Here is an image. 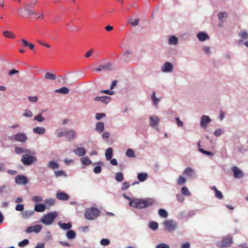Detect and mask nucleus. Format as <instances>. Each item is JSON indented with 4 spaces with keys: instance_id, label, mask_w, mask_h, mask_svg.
I'll list each match as a JSON object with an SVG mask.
<instances>
[{
    "instance_id": "obj_1",
    "label": "nucleus",
    "mask_w": 248,
    "mask_h": 248,
    "mask_svg": "<svg viewBox=\"0 0 248 248\" xmlns=\"http://www.w3.org/2000/svg\"><path fill=\"white\" fill-rule=\"evenodd\" d=\"M155 202L152 198L134 199L129 202V205L134 208L142 209L152 206Z\"/></svg>"
},
{
    "instance_id": "obj_2",
    "label": "nucleus",
    "mask_w": 248,
    "mask_h": 248,
    "mask_svg": "<svg viewBox=\"0 0 248 248\" xmlns=\"http://www.w3.org/2000/svg\"><path fill=\"white\" fill-rule=\"evenodd\" d=\"M57 216V212H49L47 214L43 216L40 221L45 225H49L53 223Z\"/></svg>"
},
{
    "instance_id": "obj_3",
    "label": "nucleus",
    "mask_w": 248,
    "mask_h": 248,
    "mask_svg": "<svg viewBox=\"0 0 248 248\" xmlns=\"http://www.w3.org/2000/svg\"><path fill=\"white\" fill-rule=\"evenodd\" d=\"M21 161L26 166H29L37 161V158L31 154H26L22 155Z\"/></svg>"
},
{
    "instance_id": "obj_4",
    "label": "nucleus",
    "mask_w": 248,
    "mask_h": 248,
    "mask_svg": "<svg viewBox=\"0 0 248 248\" xmlns=\"http://www.w3.org/2000/svg\"><path fill=\"white\" fill-rule=\"evenodd\" d=\"M100 211L95 207L88 209L85 213V217L87 219L92 220L99 216Z\"/></svg>"
},
{
    "instance_id": "obj_5",
    "label": "nucleus",
    "mask_w": 248,
    "mask_h": 248,
    "mask_svg": "<svg viewBox=\"0 0 248 248\" xmlns=\"http://www.w3.org/2000/svg\"><path fill=\"white\" fill-rule=\"evenodd\" d=\"M163 224L167 230L169 232L174 231L177 227L176 222L172 219L166 220L164 222Z\"/></svg>"
},
{
    "instance_id": "obj_6",
    "label": "nucleus",
    "mask_w": 248,
    "mask_h": 248,
    "mask_svg": "<svg viewBox=\"0 0 248 248\" xmlns=\"http://www.w3.org/2000/svg\"><path fill=\"white\" fill-rule=\"evenodd\" d=\"M10 139L20 142H25L28 139L26 134L24 133H17L11 137Z\"/></svg>"
},
{
    "instance_id": "obj_7",
    "label": "nucleus",
    "mask_w": 248,
    "mask_h": 248,
    "mask_svg": "<svg viewBox=\"0 0 248 248\" xmlns=\"http://www.w3.org/2000/svg\"><path fill=\"white\" fill-rule=\"evenodd\" d=\"M28 182V178L22 174L18 175L15 178V183L17 185H25Z\"/></svg>"
},
{
    "instance_id": "obj_8",
    "label": "nucleus",
    "mask_w": 248,
    "mask_h": 248,
    "mask_svg": "<svg viewBox=\"0 0 248 248\" xmlns=\"http://www.w3.org/2000/svg\"><path fill=\"white\" fill-rule=\"evenodd\" d=\"M233 173V177L236 179H240L244 176V172L239 169L237 167L233 166L231 168Z\"/></svg>"
},
{
    "instance_id": "obj_9",
    "label": "nucleus",
    "mask_w": 248,
    "mask_h": 248,
    "mask_svg": "<svg viewBox=\"0 0 248 248\" xmlns=\"http://www.w3.org/2000/svg\"><path fill=\"white\" fill-rule=\"evenodd\" d=\"M160 119L156 116H152L149 118L150 126L155 129H157Z\"/></svg>"
},
{
    "instance_id": "obj_10",
    "label": "nucleus",
    "mask_w": 248,
    "mask_h": 248,
    "mask_svg": "<svg viewBox=\"0 0 248 248\" xmlns=\"http://www.w3.org/2000/svg\"><path fill=\"white\" fill-rule=\"evenodd\" d=\"M211 121L209 116L203 115L201 118L200 126L203 128H206Z\"/></svg>"
},
{
    "instance_id": "obj_11",
    "label": "nucleus",
    "mask_w": 248,
    "mask_h": 248,
    "mask_svg": "<svg viewBox=\"0 0 248 248\" xmlns=\"http://www.w3.org/2000/svg\"><path fill=\"white\" fill-rule=\"evenodd\" d=\"M59 226L64 231L68 230L66 232H75L73 230H69L72 227V223L68 222L67 223H62L61 221L58 222Z\"/></svg>"
},
{
    "instance_id": "obj_12",
    "label": "nucleus",
    "mask_w": 248,
    "mask_h": 248,
    "mask_svg": "<svg viewBox=\"0 0 248 248\" xmlns=\"http://www.w3.org/2000/svg\"><path fill=\"white\" fill-rule=\"evenodd\" d=\"M29 6L28 3H26L25 4L23 8H19L18 9L19 12L21 14L23 12V11H25L26 13V15L27 16H31L32 15L36 14L34 11L31 9Z\"/></svg>"
},
{
    "instance_id": "obj_13",
    "label": "nucleus",
    "mask_w": 248,
    "mask_h": 248,
    "mask_svg": "<svg viewBox=\"0 0 248 248\" xmlns=\"http://www.w3.org/2000/svg\"><path fill=\"white\" fill-rule=\"evenodd\" d=\"M173 70V64L169 62H167L161 66V71L164 73H170Z\"/></svg>"
},
{
    "instance_id": "obj_14",
    "label": "nucleus",
    "mask_w": 248,
    "mask_h": 248,
    "mask_svg": "<svg viewBox=\"0 0 248 248\" xmlns=\"http://www.w3.org/2000/svg\"><path fill=\"white\" fill-rule=\"evenodd\" d=\"M56 197L59 200L67 201L69 199V195L64 192L62 191H58L56 194Z\"/></svg>"
},
{
    "instance_id": "obj_15",
    "label": "nucleus",
    "mask_w": 248,
    "mask_h": 248,
    "mask_svg": "<svg viewBox=\"0 0 248 248\" xmlns=\"http://www.w3.org/2000/svg\"><path fill=\"white\" fill-rule=\"evenodd\" d=\"M42 225L40 224L35 225L28 227L26 229V232H39L42 230Z\"/></svg>"
},
{
    "instance_id": "obj_16",
    "label": "nucleus",
    "mask_w": 248,
    "mask_h": 248,
    "mask_svg": "<svg viewBox=\"0 0 248 248\" xmlns=\"http://www.w3.org/2000/svg\"><path fill=\"white\" fill-rule=\"evenodd\" d=\"M232 243V238L226 237L222 239V243L220 245L221 248L229 247Z\"/></svg>"
},
{
    "instance_id": "obj_17",
    "label": "nucleus",
    "mask_w": 248,
    "mask_h": 248,
    "mask_svg": "<svg viewBox=\"0 0 248 248\" xmlns=\"http://www.w3.org/2000/svg\"><path fill=\"white\" fill-rule=\"evenodd\" d=\"M183 174L189 177H195L197 176L194 170L190 167L186 168L184 171Z\"/></svg>"
},
{
    "instance_id": "obj_18",
    "label": "nucleus",
    "mask_w": 248,
    "mask_h": 248,
    "mask_svg": "<svg viewBox=\"0 0 248 248\" xmlns=\"http://www.w3.org/2000/svg\"><path fill=\"white\" fill-rule=\"evenodd\" d=\"M34 210H25L21 213V217L24 219H28L34 214Z\"/></svg>"
},
{
    "instance_id": "obj_19",
    "label": "nucleus",
    "mask_w": 248,
    "mask_h": 248,
    "mask_svg": "<svg viewBox=\"0 0 248 248\" xmlns=\"http://www.w3.org/2000/svg\"><path fill=\"white\" fill-rule=\"evenodd\" d=\"M197 37L200 41H204L206 40L209 39L208 35L206 32L203 31L199 32L197 34Z\"/></svg>"
},
{
    "instance_id": "obj_20",
    "label": "nucleus",
    "mask_w": 248,
    "mask_h": 248,
    "mask_svg": "<svg viewBox=\"0 0 248 248\" xmlns=\"http://www.w3.org/2000/svg\"><path fill=\"white\" fill-rule=\"evenodd\" d=\"M15 152L18 155H20L23 153L31 154V152L30 150L27 149H24L22 147H16L15 148Z\"/></svg>"
},
{
    "instance_id": "obj_21",
    "label": "nucleus",
    "mask_w": 248,
    "mask_h": 248,
    "mask_svg": "<svg viewBox=\"0 0 248 248\" xmlns=\"http://www.w3.org/2000/svg\"><path fill=\"white\" fill-rule=\"evenodd\" d=\"M73 152L78 155L82 156L86 153V150L83 147H77L73 150Z\"/></svg>"
},
{
    "instance_id": "obj_22",
    "label": "nucleus",
    "mask_w": 248,
    "mask_h": 248,
    "mask_svg": "<svg viewBox=\"0 0 248 248\" xmlns=\"http://www.w3.org/2000/svg\"><path fill=\"white\" fill-rule=\"evenodd\" d=\"M66 139L68 140H71L76 138V132L74 130H70L69 131H66Z\"/></svg>"
},
{
    "instance_id": "obj_23",
    "label": "nucleus",
    "mask_w": 248,
    "mask_h": 248,
    "mask_svg": "<svg viewBox=\"0 0 248 248\" xmlns=\"http://www.w3.org/2000/svg\"><path fill=\"white\" fill-rule=\"evenodd\" d=\"M95 129L99 133H101L104 130V123L102 122H97L96 124Z\"/></svg>"
},
{
    "instance_id": "obj_24",
    "label": "nucleus",
    "mask_w": 248,
    "mask_h": 248,
    "mask_svg": "<svg viewBox=\"0 0 248 248\" xmlns=\"http://www.w3.org/2000/svg\"><path fill=\"white\" fill-rule=\"evenodd\" d=\"M46 209V206L45 204L43 203H38L35 205L34 206V211H36L37 212H43L45 211Z\"/></svg>"
},
{
    "instance_id": "obj_25",
    "label": "nucleus",
    "mask_w": 248,
    "mask_h": 248,
    "mask_svg": "<svg viewBox=\"0 0 248 248\" xmlns=\"http://www.w3.org/2000/svg\"><path fill=\"white\" fill-rule=\"evenodd\" d=\"M217 16L220 22L223 23L228 16V15L226 12H220L217 15Z\"/></svg>"
},
{
    "instance_id": "obj_26",
    "label": "nucleus",
    "mask_w": 248,
    "mask_h": 248,
    "mask_svg": "<svg viewBox=\"0 0 248 248\" xmlns=\"http://www.w3.org/2000/svg\"><path fill=\"white\" fill-rule=\"evenodd\" d=\"M132 53L131 50H127L123 55V61L126 62L128 63L130 61V58L129 56L131 55Z\"/></svg>"
},
{
    "instance_id": "obj_27",
    "label": "nucleus",
    "mask_w": 248,
    "mask_h": 248,
    "mask_svg": "<svg viewBox=\"0 0 248 248\" xmlns=\"http://www.w3.org/2000/svg\"><path fill=\"white\" fill-rule=\"evenodd\" d=\"M113 156V149L112 148L109 147L106 150L105 156L107 160L111 159Z\"/></svg>"
},
{
    "instance_id": "obj_28",
    "label": "nucleus",
    "mask_w": 248,
    "mask_h": 248,
    "mask_svg": "<svg viewBox=\"0 0 248 248\" xmlns=\"http://www.w3.org/2000/svg\"><path fill=\"white\" fill-rule=\"evenodd\" d=\"M33 132L39 135H43L45 133V128L43 127H36L33 128Z\"/></svg>"
},
{
    "instance_id": "obj_29",
    "label": "nucleus",
    "mask_w": 248,
    "mask_h": 248,
    "mask_svg": "<svg viewBox=\"0 0 248 248\" xmlns=\"http://www.w3.org/2000/svg\"><path fill=\"white\" fill-rule=\"evenodd\" d=\"M148 178V174L145 172H140L138 174V178L139 181L142 182Z\"/></svg>"
},
{
    "instance_id": "obj_30",
    "label": "nucleus",
    "mask_w": 248,
    "mask_h": 248,
    "mask_svg": "<svg viewBox=\"0 0 248 248\" xmlns=\"http://www.w3.org/2000/svg\"><path fill=\"white\" fill-rule=\"evenodd\" d=\"M47 166L49 168L52 170L58 169L59 167L58 163L54 160L49 161L47 164Z\"/></svg>"
},
{
    "instance_id": "obj_31",
    "label": "nucleus",
    "mask_w": 248,
    "mask_h": 248,
    "mask_svg": "<svg viewBox=\"0 0 248 248\" xmlns=\"http://www.w3.org/2000/svg\"><path fill=\"white\" fill-rule=\"evenodd\" d=\"M178 38L176 36L172 35V36H170V37L169 38L168 43L170 45H176L178 44Z\"/></svg>"
},
{
    "instance_id": "obj_32",
    "label": "nucleus",
    "mask_w": 248,
    "mask_h": 248,
    "mask_svg": "<svg viewBox=\"0 0 248 248\" xmlns=\"http://www.w3.org/2000/svg\"><path fill=\"white\" fill-rule=\"evenodd\" d=\"M102 71H110L112 70L113 66L110 62H108L105 65H100Z\"/></svg>"
},
{
    "instance_id": "obj_33",
    "label": "nucleus",
    "mask_w": 248,
    "mask_h": 248,
    "mask_svg": "<svg viewBox=\"0 0 248 248\" xmlns=\"http://www.w3.org/2000/svg\"><path fill=\"white\" fill-rule=\"evenodd\" d=\"M151 97L153 101V105L155 107H156L158 104L159 101H160V99H158L156 97L155 93V92L153 93Z\"/></svg>"
},
{
    "instance_id": "obj_34",
    "label": "nucleus",
    "mask_w": 248,
    "mask_h": 248,
    "mask_svg": "<svg viewBox=\"0 0 248 248\" xmlns=\"http://www.w3.org/2000/svg\"><path fill=\"white\" fill-rule=\"evenodd\" d=\"M148 227L153 231H156L158 228V225L156 222L150 221L148 223Z\"/></svg>"
},
{
    "instance_id": "obj_35",
    "label": "nucleus",
    "mask_w": 248,
    "mask_h": 248,
    "mask_svg": "<svg viewBox=\"0 0 248 248\" xmlns=\"http://www.w3.org/2000/svg\"><path fill=\"white\" fill-rule=\"evenodd\" d=\"M55 92L63 94H67L69 93V90L66 87H62L61 88L55 90Z\"/></svg>"
},
{
    "instance_id": "obj_36",
    "label": "nucleus",
    "mask_w": 248,
    "mask_h": 248,
    "mask_svg": "<svg viewBox=\"0 0 248 248\" xmlns=\"http://www.w3.org/2000/svg\"><path fill=\"white\" fill-rule=\"evenodd\" d=\"M80 161L83 164L86 165H88L92 163V161L88 156L81 157L80 158Z\"/></svg>"
},
{
    "instance_id": "obj_37",
    "label": "nucleus",
    "mask_w": 248,
    "mask_h": 248,
    "mask_svg": "<svg viewBox=\"0 0 248 248\" xmlns=\"http://www.w3.org/2000/svg\"><path fill=\"white\" fill-rule=\"evenodd\" d=\"M21 41L22 43H23V44L25 46H28L30 49L32 50L34 48V44L29 43V42H28L27 40H26L24 39H21Z\"/></svg>"
},
{
    "instance_id": "obj_38",
    "label": "nucleus",
    "mask_w": 248,
    "mask_h": 248,
    "mask_svg": "<svg viewBox=\"0 0 248 248\" xmlns=\"http://www.w3.org/2000/svg\"><path fill=\"white\" fill-rule=\"evenodd\" d=\"M115 179L117 182H121L124 179V175L122 172H118L116 173Z\"/></svg>"
},
{
    "instance_id": "obj_39",
    "label": "nucleus",
    "mask_w": 248,
    "mask_h": 248,
    "mask_svg": "<svg viewBox=\"0 0 248 248\" xmlns=\"http://www.w3.org/2000/svg\"><path fill=\"white\" fill-rule=\"evenodd\" d=\"M158 214L161 217L166 218L168 216L167 211L164 209H160L158 210Z\"/></svg>"
},
{
    "instance_id": "obj_40",
    "label": "nucleus",
    "mask_w": 248,
    "mask_h": 248,
    "mask_svg": "<svg viewBox=\"0 0 248 248\" xmlns=\"http://www.w3.org/2000/svg\"><path fill=\"white\" fill-rule=\"evenodd\" d=\"M181 192L182 195L186 196H190L191 193L189 192L188 189L186 186H183L181 189Z\"/></svg>"
},
{
    "instance_id": "obj_41",
    "label": "nucleus",
    "mask_w": 248,
    "mask_h": 248,
    "mask_svg": "<svg viewBox=\"0 0 248 248\" xmlns=\"http://www.w3.org/2000/svg\"><path fill=\"white\" fill-rule=\"evenodd\" d=\"M126 155L129 157L135 158L136 155L133 150L131 149H128L125 153Z\"/></svg>"
},
{
    "instance_id": "obj_42",
    "label": "nucleus",
    "mask_w": 248,
    "mask_h": 248,
    "mask_svg": "<svg viewBox=\"0 0 248 248\" xmlns=\"http://www.w3.org/2000/svg\"><path fill=\"white\" fill-rule=\"evenodd\" d=\"M45 78L47 79L55 80L56 79V76L53 73L47 72L45 75Z\"/></svg>"
},
{
    "instance_id": "obj_43",
    "label": "nucleus",
    "mask_w": 248,
    "mask_h": 248,
    "mask_svg": "<svg viewBox=\"0 0 248 248\" xmlns=\"http://www.w3.org/2000/svg\"><path fill=\"white\" fill-rule=\"evenodd\" d=\"M186 180L182 176H180L177 180V184L178 185H181L185 184Z\"/></svg>"
},
{
    "instance_id": "obj_44",
    "label": "nucleus",
    "mask_w": 248,
    "mask_h": 248,
    "mask_svg": "<svg viewBox=\"0 0 248 248\" xmlns=\"http://www.w3.org/2000/svg\"><path fill=\"white\" fill-rule=\"evenodd\" d=\"M110 100H111L110 97L108 96H101L100 102H101L102 103H105L106 104H107L109 102Z\"/></svg>"
},
{
    "instance_id": "obj_45",
    "label": "nucleus",
    "mask_w": 248,
    "mask_h": 248,
    "mask_svg": "<svg viewBox=\"0 0 248 248\" xmlns=\"http://www.w3.org/2000/svg\"><path fill=\"white\" fill-rule=\"evenodd\" d=\"M3 34L4 36L6 37L10 38H15V35L12 32L9 31H4L3 32Z\"/></svg>"
},
{
    "instance_id": "obj_46",
    "label": "nucleus",
    "mask_w": 248,
    "mask_h": 248,
    "mask_svg": "<svg viewBox=\"0 0 248 248\" xmlns=\"http://www.w3.org/2000/svg\"><path fill=\"white\" fill-rule=\"evenodd\" d=\"M54 173H55V175L56 178H58V177H60V176H64V177H66L67 176L66 173L63 170L55 171Z\"/></svg>"
},
{
    "instance_id": "obj_47",
    "label": "nucleus",
    "mask_w": 248,
    "mask_h": 248,
    "mask_svg": "<svg viewBox=\"0 0 248 248\" xmlns=\"http://www.w3.org/2000/svg\"><path fill=\"white\" fill-rule=\"evenodd\" d=\"M55 201V200L53 199H47L45 201V203L49 206H51L54 205Z\"/></svg>"
},
{
    "instance_id": "obj_48",
    "label": "nucleus",
    "mask_w": 248,
    "mask_h": 248,
    "mask_svg": "<svg viewBox=\"0 0 248 248\" xmlns=\"http://www.w3.org/2000/svg\"><path fill=\"white\" fill-rule=\"evenodd\" d=\"M23 116L27 118H31L33 116V113L29 109H25Z\"/></svg>"
},
{
    "instance_id": "obj_49",
    "label": "nucleus",
    "mask_w": 248,
    "mask_h": 248,
    "mask_svg": "<svg viewBox=\"0 0 248 248\" xmlns=\"http://www.w3.org/2000/svg\"><path fill=\"white\" fill-rule=\"evenodd\" d=\"M239 36L244 39H246L248 38V33L246 31L243 30L239 33Z\"/></svg>"
},
{
    "instance_id": "obj_50",
    "label": "nucleus",
    "mask_w": 248,
    "mask_h": 248,
    "mask_svg": "<svg viewBox=\"0 0 248 248\" xmlns=\"http://www.w3.org/2000/svg\"><path fill=\"white\" fill-rule=\"evenodd\" d=\"M29 243V241L28 239H24L23 241L20 242L18 246L20 248H23L26 246L28 245Z\"/></svg>"
},
{
    "instance_id": "obj_51",
    "label": "nucleus",
    "mask_w": 248,
    "mask_h": 248,
    "mask_svg": "<svg viewBox=\"0 0 248 248\" xmlns=\"http://www.w3.org/2000/svg\"><path fill=\"white\" fill-rule=\"evenodd\" d=\"M57 80L59 82H62L63 84L67 83V78L65 75L59 76Z\"/></svg>"
},
{
    "instance_id": "obj_52",
    "label": "nucleus",
    "mask_w": 248,
    "mask_h": 248,
    "mask_svg": "<svg viewBox=\"0 0 248 248\" xmlns=\"http://www.w3.org/2000/svg\"><path fill=\"white\" fill-rule=\"evenodd\" d=\"M34 120L38 122H42L45 120V118L42 117L41 114H39L34 117Z\"/></svg>"
},
{
    "instance_id": "obj_53",
    "label": "nucleus",
    "mask_w": 248,
    "mask_h": 248,
    "mask_svg": "<svg viewBox=\"0 0 248 248\" xmlns=\"http://www.w3.org/2000/svg\"><path fill=\"white\" fill-rule=\"evenodd\" d=\"M24 209V205L22 204H18L16 206L15 209L16 211L23 212Z\"/></svg>"
},
{
    "instance_id": "obj_54",
    "label": "nucleus",
    "mask_w": 248,
    "mask_h": 248,
    "mask_svg": "<svg viewBox=\"0 0 248 248\" xmlns=\"http://www.w3.org/2000/svg\"><path fill=\"white\" fill-rule=\"evenodd\" d=\"M106 117V114L105 113H97L95 114V119L97 120H99L102 118Z\"/></svg>"
},
{
    "instance_id": "obj_55",
    "label": "nucleus",
    "mask_w": 248,
    "mask_h": 248,
    "mask_svg": "<svg viewBox=\"0 0 248 248\" xmlns=\"http://www.w3.org/2000/svg\"><path fill=\"white\" fill-rule=\"evenodd\" d=\"M176 198L177 201L180 202H183L185 200V198L182 194H177L176 195Z\"/></svg>"
},
{
    "instance_id": "obj_56",
    "label": "nucleus",
    "mask_w": 248,
    "mask_h": 248,
    "mask_svg": "<svg viewBox=\"0 0 248 248\" xmlns=\"http://www.w3.org/2000/svg\"><path fill=\"white\" fill-rule=\"evenodd\" d=\"M122 189L123 190H125L128 188L130 186V184L128 182H124L122 183Z\"/></svg>"
},
{
    "instance_id": "obj_57",
    "label": "nucleus",
    "mask_w": 248,
    "mask_h": 248,
    "mask_svg": "<svg viewBox=\"0 0 248 248\" xmlns=\"http://www.w3.org/2000/svg\"><path fill=\"white\" fill-rule=\"evenodd\" d=\"M100 244L102 246H107L110 244V241L108 239H102L100 241Z\"/></svg>"
},
{
    "instance_id": "obj_58",
    "label": "nucleus",
    "mask_w": 248,
    "mask_h": 248,
    "mask_svg": "<svg viewBox=\"0 0 248 248\" xmlns=\"http://www.w3.org/2000/svg\"><path fill=\"white\" fill-rule=\"evenodd\" d=\"M140 19H130V24L133 26H136L138 25Z\"/></svg>"
},
{
    "instance_id": "obj_59",
    "label": "nucleus",
    "mask_w": 248,
    "mask_h": 248,
    "mask_svg": "<svg viewBox=\"0 0 248 248\" xmlns=\"http://www.w3.org/2000/svg\"><path fill=\"white\" fill-rule=\"evenodd\" d=\"M175 120L178 127H182L184 126V123L180 120L179 117L175 118Z\"/></svg>"
},
{
    "instance_id": "obj_60",
    "label": "nucleus",
    "mask_w": 248,
    "mask_h": 248,
    "mask_svg": "<svg viewBox=\"0 0 248 248\" xmlns=\"http://www.w3.org/2000/svg\"><path fill=\"white\" fill-rule=\"evenodd\" d=\"M89 227L88 226H85L83 227H81L79 228L78 231L80 232H85L90 231Z\"/></svg>"
},
{
    "instance_id": "obj_61",
    "label": "nucleus",
    "mask_w": 248,
    "mask_h": 248,
    "mask_svg": "<svg viewBox=\"0 0 248 248\" xmlns=\"http://www.w3.org/2000/svg\"><path fill=\"white\" fill-rule=\"evenodd\" d=\"M203 51L207 55H210L211 53L210 47L207 46H205L202 48Z\"/></svg>"
},
{
    "instance_id": "obj_62",
    "label": "nucleus",
    "mask_w": 248,
    "mask_h": 248,
    "mask_svg": "<svg viewBox=\"0 0 248 248\" xmlns=\"http://www.w3.org/2000/svg\"><path fill=\"white\" fill-rule=\"evenodd\" d=\"M222 130L221 128L217 129L214 132V135L216 137H219L222 133Z\"/></svg>"
},
{
    "instance_id": "obj_63",
    "label": "nucleus",
    "mask_w": 248,
    "mask_h": 248,
    "mask_svg": "<svg viewBox=\"0 0 248 248\" xmlns=\"http://www.w3.org/2000/svg\"><path fill=\"white\" fill-rule=\"evenodd\" d=\"M102 169L100 166H97L94 168L93 172L95 174H98L101 172Z\"/></svg>"
},
{
    "instance_id": "obj_64",
    "label": "nucleus",
    "mask_w": 248,
    "mask_h": 248,
    "mask_svg": "<svg viewBox=\"0 0 248 248\" xmlns=\"http://www.w3.org/2000/svg\"><path fill=\"white\" fill-rule=\"evenodd\" d=\"M156 248H170V246L166 244L161 243L157 245Z\"/></svg>"
}]
</instances>
